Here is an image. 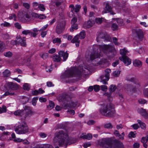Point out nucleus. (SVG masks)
Here are the masks:
<instances>
[{
  "instance_id": "obj_1",
  "label": "nucleus",
  "mask_w": 148,
  "mask_h": 148,
  "mask_svg": "<svg viewBox=\"0 0 148 148\" xmlns=\"http://www.w3.org/2000/svg\"><path fill=\"white\" fill-rule=\"evenodd\" d=\"M71 138H69L68 135L63 130L56 132L53 140L54 145H59L62 147L65 145L70 144L74 142L71 140Z\"/></svg>"
},
{
  "instance_id": "obj_2",
  "label": "nucleus",
  "mask_w": 148,
  "mask_h": 148,
  "mask_svg": "<svg viewBox=\"0 0 148 148\" xmlns=\"http://www.w3.org/2000/svg\"><path fill=\"white\" fill-rule=\"evenodd\" d=\"M101 48L104 52L106 51L111 52L112 51V46L109 45H105L98 47L97 45L93 46V51H91L87 58L90 59V60H92L96 58H99L101 56L100 48Z\"/></svg>"
},
{
  "instance_id": "obj_3",
  "label": "nucleus",
  "mask_w": 148,
  "mask_h": 148,
  "mask_svg": "<svg viewBox=\"0 0 148 148\" xmlns=\"http://www.w3.org/2000/svg\"><path fill=\"white\" fill-rule=\"evenodd\" d=\"M99 112L102 115L108 117H112L116 114L114 107L110 103L104 105L100 109Z\"/></svg>"
},
{
  "instance_id": "obj_4",
  "label": "nucleus",
  "mask_w": 148,
  "mask_h": 148,
  "mask_svg": "<svg viewBox=\"0 0 148 148\" xmlns=\"http://www.w3.org/2000/svg\"><path fill=\"white\" fill-rule=\"evenodd\" d=\"M83 71L81 70L80 71L79 68L77 69L74 68H72L70 70L66 71L63 74L64 77H79L82 75V72Z\"/></svg>"
},
{
  "instance_id": "obj_5",
  "label": "nucleus",
  "mask_w": 148,
  "mask_h": 148,
  "mask_svg": "<svg viewBox=\"0 0 148 148\" xmlns=\"http://www.w3.org/2000/svg\"><path fill=\"white\" fill-rule=\"evenodd\" d=\"M15 131L18 134H25L29 132V129L25 122L19 124L15 128Z\"/></svg>"
},
{
  "instance_id": "obj_6",
  "label": "nucleus",
  "mask_w": 148,
  "mask_h": 148,
  "mask_svg": "<svg viewBox=\"0 0 148 148\" xmlns=\"http://www.w3.org/2000/svg\"><path fill=\"white\" fill-rule=\"evenodd\" d=\"M114 140L112 138H106L102 139L100 145L104 148H112Z\"/></svg>"
},
{
  "instance_id": "obj_7",
  "label": "nucleus",
  "mask_w": 148,
  "mask_h": 148,
  "mask_svg": "<svg viewBox=\"0 0 148 148\" xmlns=\"http://www.w3.org/2000/svg\"><path fill=\"white\" fill-rule=\"evenodd\" d=\"M24 110L23 112L24 117L26 118L28 116H31L34 114L35 112L32 110V108L30 106H25L23 107Z\"/></svg>"
},
{
  "instance_id": "obj_8",
  "label": "nucleus",
  "mask_w": 148,
  "mask_h": 148,
  "mask_svg": "<svg viewBox=\"0 0 148 148\" xmlns=\"http://www.w3.org/2000/svg\"><path fill=\"white\" fill-rule=\"evenodd\" d=\"M101 39H103L104 41H110L111 39L110 36L106 32H101L98 34L97 38V42L100 41Z\"/></svg>"
},
{
  "instance_id": "obj_9",
  "label": "nucleus",
  "mask_w": 148,
  "mask_h": 148,
  "mask_svg": "<svg viewBox=\"0 0 148 148\" xmlns=\"http://www.w3.org/2000/svg\"><path fill=\"white\" fill-rule=\"evenodd\" d=\"M65 23L63 22H59L57 23L55 30L56 32L58 34L62 33L64 30Z\"/></svg>"
},
{
  "instance_id": "obj_10",
  "label": "nucleus",
  "mask_w": 148,
  "mask_h": 148,
  "mask_svg": "<svg viewBox=\"0 0 148 148\" xmlns=\"http://www.w3.org/2000/svg\"><path fill=\"white\" fill-rule=\"evenodd\" d=\"M69 7L71 8V11L72 13L74 12L77 13L79 12L81 6L80 5L77 4L74 6L73 5L71 4L70 5Z\"/></svg>"
},
{
  "instance_id": "obj_11",
  "label": "nucleus",
  "mask_w": 148,
  "mask_h": 148,
  "mask_svg": "<svg viewBox=\"0 0 148 148\" xmlns=\"http://www.w3.org/2000/svg\"><path fill=\"white\" fill-rule=\"evenodd\" d=\"M119 59L123 61L126 66L130 65L131 63V60L127 56L120 57Z\"/></svg>"
},
{
  "instance_id": "obj_12",
  "label": "nucleus",
  "mask_w": 148,
  "mask_h": 148,
  "mask_svg": "<svg viewBox=\"0 0 148 148\" xmlns=\"http://www.w3.org/2000/svg\"><path fill=\"white\" fill-rule=\"evenodd\" d=\"M7 86L9 89L13 90H16L19 88L18 85L17 84L11 82H8Z\"/></svg>"
},
{
  "instance_id": "obj_13",
  "label": "nucleus",
  "mask_w": 148,
  "mask_h": 148,
  "mask_svg": "<svg viewBox=\"0 0 148 148\" xmlns=\"http://www.w3.org/2000/svg\"><path fill=\"white\" fill-rule=\"evenodd\" d=\"M58 54L60 58L61 57H62V60L63 61H65L67 59L69 56V54L67 52H65L64 51H60L58 52Z\"/></svg>"
},
{
  "instance_id": "obj_14",
  "label": "nucleus",
  "mask_w": 148,
  "mask_h": 148,
  "mask_svg": "<svg viewBox=\"0 0 148 148\" xmlns=\"http://www.w3.org/2000/svg\"><path fill=\"white\" fill-rule=\"evenodd\" d=\"M104 13H107V12H110L111 14L113 15L115 14L113 11H112V8L109 5L108 3L106 4V7L104 10L103 12Z\"/></svg>"
},
{
  "instance_id": "obj_15",
  "label": "nucleus",
  "mask_w": 148,
  "mask_h": 148,
  "mask_svg": "<svg viewBox=\"0 0 148 148\" xmlns=\"http://www.w3.org/2000/svg\"><path fill=\"white\" fill-rule=\"evenodd\" d=\"M138 112L145 119H147L148 118V113L145 109L140 108L138 110Z\"/></svg>"
},
{
  "instance_id": "obj_16",
  "label": "nucleus",
  "mask_w": 148,
  "mask_h": 148,
  "mask_svg": "<svg viewBox=\"0 0 148 148\" xmlns=\"http://www.w3.org/2000/svg\"><path fill=\"white\" fill-rule=\"evenodd\" d=\"M116 88L115 85H111L110 86V88H109V90L110 91L109 93H106L104 94V95L107 96L108 97H110L112 95V92H113L115 90Z\"/></svg>"
},
{
  "instance_id": "obj_17",
  "label": "nucleus",
  "mask_w": 148,
  "mask_h": 148,
  "mask_svg": "<svg viewBox=\"0 0 148 148\" xmlns=\"http://www.w3.org/2000/svg\"><path fill=\"white\" fill-rule=\"evenodd\" d=\"M122 143L117 140H114V143L112 145V148H121L123 147Z\"/></svg>"
},
{
  "instance_id": "obj_18",
  "label": "nucleus",
  "mask_w": 148,
  "mask_h": 148,
  "mask_svg": "<svg viewBox=\"0 0 148 148\" xmlns=\"http://www.w3.org/2000/svg\"><path fill=\"white\" fill-rule=\"evenodd\" d=\"M109 76H107V75L105 74L101 75L100 77L101 79L100 82H102L103 84H108L107 81L109 79Z\"/></svg>"
},
{
  "instance_id": "obj_19",
  "label": "nucleus",
  "mask_w": 148,
  "mask_h": 148,
  "mask_svg": "<svg viewBox=\"0 0 148 148\" xmlns=\"http://www.w3.org/2000/svg\"><path fill=\"white\" fill-rule=\"evenodd\" d=\"M77 105V102L71 101L65 104L64 107L66 108H73L75 107Z\"/></svg>"
},
{
  "instance_id": "obj_20",
  "label": "nucleus",
  "mask_w": 148,
  "mask_h": 148,
  "mask_svg": "<svg viewBox=\"0 0 148 148\" xmlns=\"http://www.w3.org/2000/svg\"><path fill=\"white\" fill-rule=\"evenodd\" d=\"M25 38H23V39H22L21 38V37L20 36L18 37V38H17V44L18 45L20 43H21V42H23V43L21 44V46L23 47H26V44L25 42V40L24 39Z\"/></svg>"
},
{
  "instance_id": "obj_21",
  "label": "nucleus",
  "mask_w": 148,
  "mask_h": 148,
  "mask_svg": "<svg viewBox=\"0 0 148 148\" xmlns=\"http://www.w3.org/2000/svg\"><path fill=\"white\" fill-rule=\"evenodd\" d=\"M140 86V83L138 82L135 83L134 86H132L129 85L128 87L130 88V90L132 91H135L136 90V89L138 88Z\"/></svg>"
},
{
  "instance_id": "obj_22",
  "label": "nucleus",
  "mask_w": 148,
  "mask_h": 148,
  "mask_svg": "<svg viewBox=\"0 0 148 148\" xmlns=\"http://www.w3.org/2000/svg\"><path fill=\"white\" fill-rule=\"evenodd\" d=\"M79 37L78 35L75 36L71 40V42L72 43H76L75 45L77 47H79Z\"/></svg>"
},
{
  "instance_id": "obj_23",
  "label": "nucleus",
  "mask_w": 148,
  "mask_h": 148,
  "mask_svg": "<svg viewBox=\"0 0 148 148\" xmlns=\"http://www.w3.org/2000/svg\"><path fill=\"white\" fill-rule=\"evenodd\" d=\"M26 65L32 69H33L35 67V65L33 64L29 58L27 59Z\"/></svg>"
},
{
  "instance_id": "obj_24",
  "label": "nucleus",
  "mask_w": 148,
  "mask_h": 148,
  "mask_svg": "<svg viewBox=\"0 0 148 148\" xmlns=\"http://www.w3.org/2000/svg\"><path fill=\"white\" fill-rule=\"evenodd\" d=\"M136 33L140 39H142L143 37V32L141 29H138L136 31Z\"/></svg>"
},
{
  "instance_id": "obj_25",
  "label": "nucleus",
  "mask_w": 148,
  "mask_h": 148,
  "mask_svg": "<svg viewBox=\"0 0 148 148\" xmlns=\"http://www.w3.org/2000/svg\"><path fill=\"white\" fill-rule=\"evenodd\" d=\"M11 74L10 71L8 69L5 70L2 73L3 76L5 77H9L10 75Z\"/></svg>"
},
{
  "instance_id": "obj_26",
  "label": "nucleus",
  "mask_w": 148,
  "mask_h": 148,
  "mask_svg": "<svg viewBox=\"0 0 148 148\" xmlns=\"http://www.w3.org/2000/svg\"><path fill=\"white\" fill-rule=\"evenodd\" d=\"M21 101L22 103L24 104L28 102L29 98L25 96H22L20 98Z\"/></svg>"
},
{
  "instance_id": "obj_27",
  "label": "nucleus",
  "mask_w": 148,
  "mask_h": 148,
  "mask_svg": "<svg viewBox=\"0 0 148 148\" xmlns=\"http://www.w3.org/2000/svg\"><path fill=\"white\" fill-rule=\"evenodd\" d=\"M5 48V44L3 41H0V53L2 52Z\"/></svg>"
},
{
  "instance_id": "obj_28",
  "label": "nucleus",
  "mask_w": 148,
  "mask_h": 148,
  "mask_svg": "<svg viewBox=\"0 0 148 148\" xmlns=\"http://www.w3.org/2000/svg\"><path fill=\"white\" fill-rule=\"evenodd\" d=\"M133 64L135 66L140 67L142 65L141 62L140 61L136 60L133 62Z\"/></svg>"
},
{
  "instance_id": "obj_29",
  "label": "nucleus",
  "mask_w": 148,
  "mask_h": 148,
  "mask_svg": "<svg viewBox=\"0 0 148 148\" xmlns=\"http://www.w3.org/2000/svg\"><path fill=\"white\" fill-rule=\"evenodd\" d=\"M14 114L16 116H24L23 110H18L14 112Z\"/></svg>"
},
{
  "instance_id": "obj_30",
  "label": "nucleus",
  "mask_w": 148,
  "mask_h": 148,
  "mask_svg": "<svg viewBox=\"0 0 148 148\" xmlns=\"http://www.w3.org/2000/svg\"><path fill=\"white\" fill-rule=\"evenodd\" d=\"M53 60L54 62H58L62 60L61 58H60L59 56L57 55H54L53 57Z\"/></svg>"
},
{
  "instance_id": "obj_31",
  "label": "nucleus",
  "mask_w": 148,
  "mask_h": 148,
  "mask_svg": "<svg viewBox=\"0 0 148 148\" xmlns=\"http://www.w3.org/2000/svg\"><path fill=\"white\" fill-rule=\"evenodd\" d=\"M138 123L139 124L140 127L143 129H145L146 128V125L145 124L142 122L140 120H137Z\"/></svg>"
},
{
  "instance_id": "obj_32",
  "label": "nucleus",
  "mask_w": 148,
  "mask_h": 148,
  "mask_svg": "<svg viewBox=\"0 0 148 148\" xmlns=\"http://www.w3.org/2000/svg\"><path fill=\"white\" fill-rule=\"evenodd\" d=\"M22 34H23L27 35L28 34L32 36V34H33L32 32L29 30H25L22 32Z\"/></svg>"
},
{
  "instance_id": "obj_33",
  "label": "nucleus",
  "mask_w": 148,
  "mask_h": 148,
  "mask_svg": "<svg viewBox=\"0 0 148 148\" xmlns=\"http://www.w3.org/2000/svg\"><path fill=\"white\" fill-rule=\"evenodd\" d=\"M68 97V95L66 94H64L62 95L61 97H60V98L59 99L60 101L64 102L66 100L67 98Z\"/></svg>"
},
{
  "instance_id": "obj_34",
  "label": "nucleus",
  "mask_w": 148,
  "mask_h": 148,
  "mask_svg": "<svg viewBox=\"0 0 148 148\" xmlns=\"http://www.w3.org/2000/svg\"><path fill=\"white\" fill-rule=\"evenodd\" d=\"M86 35L85 32L83 30L78 35V37L81 39H83L85 37Z\"/></svg>"
},
{
  "instance_id": "obj_35",
  "label": "nucleus",
  "mask_w": 148,
  "mask_h": 148,
  "mask_svg": "<svg viewBox=\"0 0 148 148\" xmlns=\"http://www.w3.org/2000/svg\"><path fill=\"white\" fill-rule=\"evenodd\" d=\"M113 19H115L116 20H117V22L119 25L122 26L124 25L123 21V19L119 18H114Z\"/></svg>"
},
{
  "instance_id": "obj_36",
  "label": "nucleus",
  "mask_w": 148,
  "mask_h": 148,
  "mask_svg": "<svg viewBox=\"0 0 148 148\" xmlns=\"http://www.w3.org/2000/svg\"><path fill=\"white\" fill-rule=\"evenodd\" d=\"M128 51L125 49H121L120 51V54L122 56V57L126 56L125 55L127 53Z\"/></svg>"
},
{
  "instance_id": "obj_37",
  "label": "nucleus",
  "mask_w": 148,
  "mask_h": 148,
  "mask_svg": "<svg viewBox=\"0 0 148 148\" xmlns=\"http://www.w3.org/2000/svg\"><path fill=\"white\" fill-rule=\"evenodd\" d=\"M78 28L77 25V24H72L71 28L70 29V31L71 32L73 31V29H77Z\"/></svg>"
},
{
  "instance_id": "obj_38",
  "label": "nucleus",
  "mask_w": 148,
  "mask_h": 148,
  "mask_svg": "<svg viewBox=\"0 0 148 148\" xmlns=\"http://www.w3.org/2000/svg\"><path fill=\"white\" fill-rule=\"evenodd\" d=\"M49 105L47 106V108L49 110L53 109L55 106V104L52 101H49Z\"/></svg>"
},
{
  "instance_id": "obj_39",
  "label": "nucleus",
  "mask_w": 148,
  "mask_h": 148,
  "mask_svg": "<svg viewBox=\"0 0 148 148\" xmlns=\"http://www.w3.org/2000/svg\"><path fill=\"white\" fill-rule=\"evenodd\" d=\"M39 30L37 28H35L33 29V31L34 32H32L33 34H32V36L34 37H36V35L38 34V33H37Z\"/></svg>"
},
{
  "instance_id": "obj_40",
  "label": "nucleus",
  "mask_w": 148,
  "mask_h": 148,
  "mask_svg": "<svg viewBox=\"0 0 148 148\" xmlns=\"http://www.w3.org/2000/svg\"><path fill=\"white\" fill-rule=\"evenodd\" d=\"M52 42L53 43H58L59 44H60L61 42V40L60 38H55L53 39L52 40Z\"/></svg>"
},
{
  "instance_id": "obj_41",
  "label": "nucleus",
  "mask_w": 148,
  "mask_h": 148,
  "mask_svg": "<svg viewBox=\"0 0 148 148\" xmlns=\"http://www.w3.org/2000/svg\"><path fill=\"white\" fill-rule=\"evenodd\" d=\"M4 55L6 57L10 58L12 56V54L11 52L9 51L5 52L4 53Z\"/></svg>"
},
{
  "instance_id": "obj_42",
  "label": "nucleus",
  "mask_w": 148,
  "mask_h": 148,
  "mask_svg": "<svg viewBox=\"0 0 148 148\" xmlns=\"http://www.w3.org/2000/svg\"><path fill=\"white\" fill-rule=\"evenodd\" d=\"M83 137L84 138H85L89 140L92 138V136L91 134H88L87 135H83Z\"/></svg>"
},
{
  "instance_id": "obj_43",
  "label": "nucleus",
  "mask_w": 148,
  "mask_h": 148,
  "mask_svg": "<svg viewBox=\"0 0 148 148\" xmlns=\"http://www.w3.org/2000/svg\"><path fill=\"white\" fill-rule=\"evenodd\" d=\"M15 93L14 92H10L8 91L6 92L2 96V97H4L5 96L8 95H14Z\"/></svg>"
},
{
  "instance_id": "obj_44",
  "label": "nucleus",
  "mask_w": 148,
  "mask_h": 148,
  "mask_svg": "<svg viewBox=\"0 0 148 148\" xmlns=\"http://www.w3.org/2000/svg\"><path fill=\"white\" fill-rule=\"evenodd\" d=\"M6 112V107L5 106H3L1 107H0V114Z\"/></svg>"
},
{
  "instance_id": "obj_45",
  "label": "nucleus",
  "mask_w": 148,
  "mask_h": 148,
  "mask_svg": "<svg viewBox=\"0 0 148 148\" xmlns=\"http://www.w3.org/2000/svg\"><path fill=\"white\" fill-rule=\"evenodd\" d=\"M23 88L25 90H29L30 88V87L29 85L27 83H25L23 86Z\"/></svg>"
},
{
  "instance_id": "obj_46",
  "label": "nucleus",
  "mask_w": 148,
  "mask_h": 148,
  "mask_svg": "<svg viewBox=\"0 0 148 148\" xmlns=\"http://www.w3.org/2000/svg\"><path fill=\"white\" fill-rule=\"evenodd\" d=\"M112 28L113 31L117 30L118 29V26L116 23H113L112 25Z\"/></svg>"
},
{
  "instance_id": "obj_47",
  "label": "nucleus",
  "mask_w": 148,
  "mask_h": 148,
  "mask_svg": "<svg viewBox=\"0 0 148 148\" xmlns=\"http://www.w3.org/2000/svg\"><path fill=\"white\" fill-rule=\"evenodd\" d=\"M39 10L42 11H44L45 10V8L43 4H39L38 6Z\"/></svg>"
},
{
  "instance_id": "obj_48",
  "label": "nucleus",
  "mask_w": 148,
  "mask_h": 148,
  "mask_svg": "<svg viewBox=\"0 0 148 148\" xmlns=\"http://www.w3.org/2000/svg\"><path fill=\"white\" fill-rule=\"evenodd\" d=\"M120 71L118 70H116L113 72V75L115 77H118L120 74Z\"/></svg>"
},
{
  "instance_id": "obj_49",
  "label": "nucleus",
  "mask_w": 148,
  "mask_h": 148,
  "mask_svg": "<svg viewBox=\"0 0 148 148\" xmlns=\"http://www.w3.org/2000/svg\"><path fill=\"white\" fill-rule=\"evenodd\" d=\"M104 127L106 128L111 129L112 128V126L111 123H107L104 125Z\"/></svg>"
},
{
  "instance_id": "obj_50",
  "label": "nucleus",
  "mask_w": 148,
  "mask_h": 148,
  "mask_svg": "<svg viewBox=\"0 0 148 148\" xmlns=\"http://www.w3.org/2000/svg\"><path fill=\"white\" fill-rule=\"evenodd\" d=\"M94 90L96 92H98L100 90V86L98 85H95L94 86Z\"/></svg>"
},
{
  "instance_id": "obj_51",
  "label": "nucleus",
  "mask_w": 148,
  "mask_h": 148,
  "mask_svg": "<svg viewBox=\"0 0 148 148\" xmlns=\"http://www.w3.org/2000/svg\"><path fill=\"white\" fill-rule=\"evenodd\" d=\"M27 60H26L25 59L21 58L20 60H19V62L20 63L22 64H25L26 65V63L27 62Z\"/></svg>"
},
{
  "instance_id": "obj_52",
  "label": "nucleus",
  "mask_w": 148,
  "mask_h": 148,
  "mask_svg": "<svg viewBox=\"0 0 148 148\" xmlns=\"http://www.w3.org/2000/svg\"><path fill=\"white\" fill-rule=\"evenodd\" d=\"M102 18H97L95 19V22L98 24H101L102 22Z\"/></svg>"
},
{
  "instance_id": "obj_53",
  "label": "nucleus",
  "mask_w": 148,
  "mask_h": 148,
  "mask_svg": "<svg viewBox=\"0 0 148 148\" xmlns=\"http://www.w3.org/2000/svg\"><path fill=\"white\" fill-rule=\"evenodd\" d=\"M101 89L102 90L104 91H106L108 89L107 87L105 85H101L100 86Z\"/></svg>"
},
{
  "instance_id": "obj_54",
  "label": "nucleus",
  "mask_w": 148,
  "mask_h": 148,
  "mask_svg": "<svg viewBox=\"0 0 148 148\" xmlns=\"http://www.w3.org/2000/svg\"><path fill=\"white\" fill-rule=\"evenodd\" d=\"M38 98L37 97H34L33 98L32 101V104L35 106L37 100H38Z\"/></svg>"
},
{
  "instance_id": "obj_55",
  "label": "nucleus",
  "mask_w": 148,
  "mask_h": 148,
  "mask_svg": "<svg viewBox=\"0 0 148 148\" xmlns=\"http://www.w3.org/2000/svg\"><path fill=\"white\" fill-rule=\"evenodd\" d=\"M144 96L148 97V88L145 89L143 91Z\"/></svg>"
},
{
  "instance_id": "obj_56",
  "label": "nucleus",
  "mask_w": 148,
  "mask_h": 148,
  "mask_svg": "<svg viewBox=\"0 0 148 148\" xmlns=\"http://www.w3.org/2000/svg\"><path fill=\"white\" fill-rule=\"evenodd\" d=\"M129 137L130 138L131 137L133 138H135L136 137L135 134H134L133 132H130L129 134Z\"/></svg>"
},
{
  "instance_id": "obj_57",
  "label": "nucleus",
  "mask_w": 148,
  "mask_h": 148,
  "mask_svg": "<svg viewBox=\"0 0 148 148\" xmlns=\"http://www.w3.org/2000/svg\"><path fill=\"white\" fill-rule=\"evenodd\" d=\"M1 25H3L4 27H10V23L5 21L2 23Z\"/></svg>"
},
{
  "instance_id": "obj_58",
  "label": "nucleus",
  "mask_w": 148,
  "mask_h": 148,
  "mask_svg": "<svg viewBox=\"0 0 148 148\" xmlns=\"http://www.w3.org/2000/svg\"><path fill=\"white\" fill-rule=\"evenodd\" d=\"M105 71L106 72L105 74L107 76H108L109 77V73H110L111 71L110 69H107L105 70Z\"/></svg>"
},
{
  "instance_id": "obj_59",
  "label": "nucleus",
  "mask_w": 148,
  "mask_h": 148,
  "mask_svg": "<svg viewBox=\"0 0 148 148\" xmlns=\"http://www.w3.org/2000/svg\"><path fill=\"white\" fill-rule=\"evenodd\" d=\"M140 146V144L138 143H134L133 145V148H139Z\"/></svg>"
},
{
  "instance_id": "obj_60",
  "label": "nucleus",
  "mask_w": 148,
  "mask_h": 148,
  "mask_svg": "<svg viewBox=\"0 0 148 148\" xmlns=\"http://www.w3.org/2000/svg\"><path fill=\"white\" fill-rule=\"evenodd\" d=\"M14 25L15 27L18 29H20L21 28V25L18 23H15L14 24Z\"/></svg>"
},
{
  "instance_id": "obj_61",
  "label": "nucleus",
  "mask_w": 148,
  "mask_h": 148,
  "mask_svg": "<svg viewBox=\"0 0 148 148\" xmlns=\"http://www.w3.org/2000/svg\"><path fill=\"white\" fill-rule=\"evenodd\" d=\"M40 57L43 59H45L46 58L48 57V55L47 54H40Z\"/></svg>"
},
{
  "instance_id": "obj_62",
  "label": "nucleus",
  "mask_w": 148,
  "mask_h": 148,
  "mask_svg": "<svg viewBox=\"0 0 148 148\" xmlns=\"http://www.w3.org/2000/svg\"><path fill=\"white\" fill-rule=\"evenodd\" d=\"M46 17V16L45 15L43 14H39V16H38V18L40 19H43L45 18Z\"/></svg>"
},
{
  "instance_id": "obj_63",
  "label": "nucleus",
  "mask_w": 148,
  "mask_h": 148,
  "mask_svg": "<svg viewBox=\"0 0 148 148\" xmlns=\"http://www.w3.org/2000/svg\"><path fill=\"white\" fill-rule=\"evenodd\" d=\"M39 134L40 136L42 138H45L47 137V134L43 132L40 133Z\"/></svg>"
},
{
  "instance_id": "obj_64",
  "label": "nucleus",
  "mask_w": 148,
  "mask_h": 148,
  "mask_svg": "<svg viewBox=\"0 0 148 148\" xmlns=\"http://www.w3.org/2000/svg\"><path fill=\"white\" fill-rule=\"evenodd\" d=\"M114 44L116 45H118L119 44V42L117 41V39L115 37L112 38Z\"/></svg>"
}]
</instances>
